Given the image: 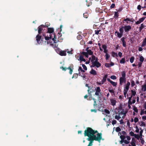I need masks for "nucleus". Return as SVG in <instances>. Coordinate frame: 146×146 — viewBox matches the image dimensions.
Masks as SVG:
<instances>
[{"label":"nucleus","mask_w":146,"mask_h":146,"mask_svg":"<svg viewBox=\"0 0 146 146\" xmlns=\"http://www.w3.org/2000/svg\"><path fill=\"white\" fill-rule=\"evenodd\" d=\"M111 79L113 80H115L116 79V77L114 75L111 76L110 77Z\"/></svg>","instance_id":"obj_53"},{"label":"nucleus","mask_w":146,"mask_h":146,"mask_svg":"<svg viewBox=\"0 0 146 146\" xmlns=\"http://www.w3.org/2000/svg\"><path fill=\"white\" fill-rule=\"evenodd\" d=\"M67 69L70 70L69 72V73L70 74H72V72H73V66L72 65H70L68 68H67Z\"/></svg>","instance_id":"obj_15"},{"label":"nucleus","mask_w":146,"mask_h":146,"mask_svg":"<svg viewBox=\"0 0 146 146\" xmlns=\"http://www.w3.org/2000/svg\"><path fill=\"white\" fill-rule=\"evenodd\" d=\"M145 17H143L141 18L140 19H139V21L141 22V23L143 22L145 20Z\"/></svg>","instance_id":"obj_50"},{"label":"nucleus","mask_w":146,"mask_h":146,"mask_svg":"<svg viewBox=\"0 0 146 146\" xmlns=\"http://www.w3.org/2000/svg\"><path fill=\"white\" fill-rule=\"evenodd\" d=\"M102 47L104 50V52L105 53H108V50L107 49V46L105 44H103L102 45Z\"/></svg>","instance_id":"obj_16"},{"label":"nucleus","mask_w":146,"mask_h":146,"mask_svg":"<svg viewBox=\"0 0 146 146\" xmlns=\"http://www.w3.org/2000/svg\"><path fill=\"white\" fill-rule=\"evenodd\" d=\"M120 138L121 140H124L126 138V137L124 135H121L120 137Z\"/></svg>","instance_id":"obj_44"},{"label":"nucleus","mask_w":146,"mask_h":146,"mask_svg":"<svg viewBox=\"0 0 146 146\" xmlns=\"http://www.w3.org/2000/svg\"><path fill=\"white\" fill-rule=\"evenodd\" d=\"M143 132V130H141L139 132V135L140 136V139H141V138H142V133Z\"/></svg>","instance_id":"obj_41"},{"label":"nucleus","mask_w":146,"mask_h":146,"mask_svg":"<svg viewBox=\"0 0 146 146\" xmlns=\"http://www.w3.org/2000/svg\"><path fill=\"white\" fill-rule=\"evenodd\" d=\"M105 66L106 67H108V68H109L110 66H111L110 64H109V63H106L105 64Z\"/></svg>","instance_id":"obj_57"},{"label":"nucleus","mask_w":146,"mask_h":146,"mask_svg":"<svg viewBox=\"0 0 146 146\" xmlns=\"http://www.w3.org/2000/svg\"><path fill=\"white\" fill-rule=\"evenodd\" d=\"M61 69H62L63 70L65 71L67 69L66 67H64L63 66H61L60 67Z\"/></svg>","instance_id":"obj_61"},{"label":"nucleus","mask_w":146,"mask_h":146,"mask_svg":"<svg viewBox=\"0 0 146 146\" xmlns=\"http://www.w3.org/2000/svg\"><path fill=\"white\" fill-rule=\"evenodd\" d=\"M78 76V74L77 73H74L73 74L72 78H77Z\"/></svg>","instance_id":"obj_36"},{"label":"nucleus","mask_w":146,"mask_h":146,"mask_svg":"<svg viewBox=\"0 0 146 146\" xmlns=\"http://www.w3.org/2000/svg\"><path fill=\"white\" fill-rule=\"evenodd\" d=\"M100 30H95V34L96 35H98L99 34V32H100Z\"/></svg>","instance_id":"obj_49"},{"label":"nucleus","mask_w":146,"mask_h":146,"mask_svg":"<svg viewBox=\"0 0 146 146\" xmlns=\"http://www.w3.org/2000/svg\"><path fill=\"white\" fill-rule=\"evenodd\" d=\"M125 58H121V59L120 60V63L121 64H124L125 63Z\"/></svg>","instance_id":"obj_25"},{"label":"nucleus","mask_w":146,"mask_h":146,"mask_svg":"<svg viewBox=\"0 0 146 146\" xmlns=\"http://www.w3.org/2000/svg\"><path fill=\"white\" fill-rule=\"evenodd\" d=\"M81 54L85 56V57L87 58H88L89 56L88 54V53H87L86 52H82L81 53Z\"/></svg>","instance_id":"obj_23"},{"label":"nucleus","mask_w":146,"mask_h":146,"mask_svg":"<svg viewBox=\"0 0 146 146\" xmlns=\"http://www.w3.org/2000/svg\"><path fill=\"white\" fill-rule=\"evenodd\" d=\"M111 55L112 56L114 57L115 56L117 57L118 56L117 54L114 52H112L111 53Z\"/></svg>","instance_id":"obj_29"},{"label":"nucleus","mask_w":146,"mask_h":146,"mask_svg":"<svg viewBox=\"0 0 146 146\" xmlns=\"http://www.w3.org/2000/svg\"><path fill=\"white\" fill-rule=\"evenodd\" d=\"M87 140L90 141L89 144L87 146H92L93 145L92 143L93 142V141L94 140L98 141L99 143H100L101 141L98 140V139L97 138H87Z\"/></svg>","instance_id":"obj_4"},{"label":"nucleus","mask_w":146,"mask_h":146,"mask_svg":"<svg viewBox=\"0 0 146 146\" xmlns=\"http://www.w3.org/2000/svg\"><path fill=\"white\" fill-rule=\"evenodd\" d=\"M121 128L119 127H117L116 128L115 131L117 132H119V131H121Z\"/></svg>","instance_id":"obj_43"},{"label":"nucleus","mask_w":146,"mask_h":146,"mask_svg":"<svg viewBox=\"0 0 146 146\" xmlns=\"http://www.w3.org/2000/svg\"><path fill=\"white\" fill-rule=\"evenodd\" d=\"M106 79L103 77V79L101 81L102 84H103L106 81Z\"/></svg>","instance_id":"obj_47"},{"label":"nucleus","mask_w":146,"mask_h":146,"mask_svg":"<svg viewBox=\"0 0 146 146\" xmlns=\"http://www.w3.org/2000/svg\"><path fill=\"white\" fill-rule=\"evenodd\" d=\"M77 38L78 40H80L82 39V36L80 35H78L77 37Z\"/></svg>","instance_id":"obj_46"},{"label":"nucleus","mask_w":146,"mask_h":146,"mask_svg":"<svg viewBox=\"0 0 146 146\" xmlns=\"http://www.w3.org/2000/svg\"><path fill=\"white\" fill-rule=\"evenodd\" d=\"M139 123L140 124V125L141 126H145L146 125L145 123L143 121H141L139 122Z\"/></svg>","instance_id":"obj_26"},{"label":"nucleus","mask_w":146,"mask_h":146,"mask_svg":"<svg viewBox=\"0 0 146 146\" xmlns=\"http://www.w3.org/2000/svg\"><path fill=\"white\" fill-rule=\"evenodd\" d=\"M52 38V34L50 35V36H45V40H48L50 39H51Z\"/></svg>","instance_id":"obj_24"},{"label":"nucleus","mask_w":146,"mask_h":146,"mask_svg":"<svg viewBox=\"0 0 146 146\" xmlns=\"http://www.w3.org/2000/svg\"><path fill=\"white\" fill-rule=\"evenodd\" d=\"M127 112V111H124V110L122 109V111L120 113L123 114L124 115H126Z\"/></svg>","instance_id":"obj_34"},{"label":"nucleus","mask_w":146,"mask_h":146,"mask_svg":"<svg viewBox=\"0 0 146 146\" xmlns=\"http://www.w3.org/2000/svg\"><path fill=\"white\" fill-rule=\"evenodd\" d=\"M90 74L94 75H96L97 74L96 72L94 70L93 68L91 69V70L90 72Z\"/></svg>","instance_id":"obj_17"},{"label":"nucleus","mask_w":146,"mask_h":146,"mask_svg":"<svg viewBox=\"0 0 146 146\" xmlns=\"http://www.w3.org/2000/svg\"><path fill=\"white\" fill-rule=\"evenodd\" d=\"M46 28L48 30L47 33L50 34L51 33H52V35H53L54 37L52 38V39L54 41V43H56V36L55 35V33H53L54 31V29L52 28H48V27Z\"/></svg>","instance_id":"obj_3"},{"label":"nucleus","mask_w":146,"mask_h":146,"mask_svg":"<svg viewBox=\"0 0 146 146\" xmlns=\"http://www.w3.org/2000/svg\"><path fill=\"white\" fill-rule=\"evenodd\" d=\"M83 58H84L83 56L82 55H80V56L79 60H80L81 61Z\"/></svg>","instance_id":"obj_54"},{"label":"nucleus","mask_w":146,"mask_h":146,"mask_svg":"<svg viewBox=\"0 0 146 146\" xmlns=\"http://www.w3.org/2000/svg\"><path fill=\"white\" fill-rule=\"evenodd\" d=\"M135 128L136 129V130H135V132L136 133H139V129L138 128L137 126H136L135 127Z\"/></svg>","instance_id":"obj_62"},{"label":"nucleus","mask_w":146,"mask_h":146,"mask_svg":"<svg viewBox=\"0 0 146 146\" xmlns=\"http://www.w3.org/2000/svg\"><path fill=\"white\" fill-rule=\"evenodd\" d=\"M82 66L83 68V69L86 70H87V68L86 66H85V65L84 64H82Z\"/></svg>","instance_id":"obj_51"},{"label":"nucleus","mask_w":146,"mask_h":146,"mask_svg":"<svg viewBox=\"0 0 146 146\" xmlns=\"http://www.w3.org/2000/svg\"><path fill=\"white\" fill-rule=\"evenodd\" d=\"M87 53H88V55H92L93 54V52L91 50H89L87 51V52H86Z\"/></svg>","instance_id":"obj_28"},{"label":"nucleus","mask_w":146,"mask_h":146,"mask_svg":"<svg viewBox=\"0 0 146 146\" xmlns=\"http://www.w3.org/2000/svg\"><path fill=\"white\" fill-rule=\"evenodd\" d=\"M38 34L36 36V39L37 42L38 44H42L41 43L43 42V39H44L43 38H42V36Z\"/></svg>","instance_id":"obj_7"},{"label":"nucleus","mask_w":146,"mask_h":146,"mask_svg":"<svg viewBox=\"0 0 146 146\" xmlns=\"http://www.w3.org/2000/svg\"><path fill=\"white\" fill-rule=\"evenodd\" d=\"M146 45V42L143 40L141 45L142 47H144Z\"/></svg>","instance_id":"obj_45"},{"label":"nucleus","mask_w":146,"mask_h":146,"mask_svg":"<svg viewBox=\"0 0 146 146\" xmlns=\"http://www.w3.org/2000/svg\"><path fill=\"white\" fill-rule=\"evenodd\" d=\"M124 31L125 32L128 33L131 29V27L130 25H125L123 26Z\"/></svg>","instance_id":"obj_11"},{"label":"nucleus","mask_w":146,"mask_h":146,"mask_svg":"<svg viewBox=\"0 0 146 146\" xmlns=\"http://www.w3.org/2000/svg\"><path fill=\"white\" fill-rule=\"evenodd\" d=\"M97 59V57L95 56L94 55H92V59L91 60V62H92V64L93 63V62H94L95 61H96Z\"/></svg>","instance_id":"obj_18"},{"label":"nucleus","mask_w":146,"mask_h":146,"mask_svg":"<svg viewBox=\"0 0 146 146\" xmlns=\"http://www.w3.org/2000/svg\"><path fill=\"white\" fill-rule=\"evenodd\" d=\"M111 105L113 106H114L115 105L116 103V100L114 99H111L110 100Z\"/></svg>","instance_id":"obj_20"},{"label":"nucleus","mask_w":146,"mask_h":146,"mask_svg":"<svg viewBox=\"0 0 146 146\" xmlns=\"http://www.w3.org/2000/svg\"><path fill=\"white\" fill-rule=\"evenodd\" d=\"M122 76L121 77L123 78H126V74L125 72V71H123L121 72Z\"/></svg>","instance_id":"obj_30"},{"label":"nucleus","mask_w":146,"mask_h":146,"mask_svg":"<svg viewBox=\"0 0 146 146\" xmlns=\"http://www.w3.org/2000/svg\"><path fill=\"white\" fill-rule=\"evenodd\" d=\"M49 26V25H48L45 26L43 25H41L39 26L38 28V32L39 34H40L42 30H43V28H47Z\"/></svg>","instance_id":"obj_8"},{"label":"nucleus","mask_w":146,"mask_h":146,"mask_svg":"<svg viewBox=\"0 0 146 146\" xmlns=\"http://www.w3.org/2000/svg\"><path fill=\"white\" fill-rule=\"evenodd\" d=\"M104 111L107 114H109L110 113L109 111L107 109H105L104 110Z\"/></svg>","instance_id":"obj_52"},{"label":"nucleus","mask_w":146,"mask_h":146,"mask_svg":"<svg viewBox=\"0 0 146 146\" xmlns=\"http://www.w3.org/2000/svg\"><path fill=\"white\" fill-rule=\"evenodd\" d=\"M86 5L88 7L90 5H91L92 4V3L91 1H89V2L88 3V1L86 0Z\"/></svg>","instance_id":"obj_37"},{"label":"nucleus","mask_w":146,"mask_h":146,"mask_svg":"<svg viewBox=\"0 0 146 146\" xmlns=\"http://www.w3.org/2000/svg\"><path fill=\"white\" fill-rule=\"evenodd\" d=\"M101 66V64L98 60V58L97 57V59L90 66L91 68L94 67L95 66L97 68H99Z\"/></svg>","instance_id":"obj_6"},{"label":"nucleus","mask_w":146,"mask_h":146,"mask_svg":"<svg viewBox=\"0 0 146 146\" xmlns=\"http://www.w3.org/2000/svg\"><path fill=\"white\" fill-rule=\"evenodd\" d=\"M126 81V78H123L122 77H120L119 78V84L122 85H123V82L125 83Z\"/></svg>","instance_id":"obj_13"},{"label":"nucleus","mask_w":146,"mask_h":146,"mask_svg":"<svg viewBox=\"0 0 146 146\" xmlns=\"http://www.w3.org/2000/svg\"><path fill=\"white\" fill-rule=\"evenodd\" d=\"M123 21L125 22H127V21H131V19L127 18L126 19H124Z\"/></svg>","instance_id":"obj_56"},{"label":"nucleus","mask_w":146,"mask_h":146,"mask_svg":"<svg viewBox=\"0 0 146 146\" xmlns=\"http://www.w3.org/2000/svg\"><path fill=\"white\" fill-rule=\"evenodd\" d=\"M83 16L84 18H87L89 16L88 14L87 13H84L83 14Z\"/></svg>","instance_id":"obj_33"},{"label":"nucleus","mask_w":146,"mask_h":146,"mask_svg":"<svg viewBox=\"0 0 146 146\" xmlns=\"http://www.w3.org/2000/svg\"><path fill=\"white\" fill-rule=\"evenodd\" d=\"M110 83L112 84V85H113V86H116L117 84V82H115L113 81H112Z\"/></svg>","instance_id":"obj_39"},{"label":"nucleus","mask_w":146,"mask_h":146,"mask_svg":"<svg viewBox=\"0 0 146 146\" xmlns=\"http://www.w3.org/2000/svg\"><path fill=\"white\" fill-rule=\"evenodd\" d=\"M126 38L123 37L121 39V40L122 43V45L124 47H126V43L125 40Z\"/></svg>","instance_id":"obj_14"},{"label":"nucleus","mask_w":146,"mask_h":146,"mask_svg":"<svg viewBox=\"0 0 146 146\" xmlns=\"http://www.w3.org/2000/svg\"><path fill=\"white\" fill-rule=\"evenodd\" d=\"M129 89L127 88H126L125 87L124 88V96L126 98V94H127L128 90H129Z\"/></svg>","instance_id":"obj_22"},{"label":"nucleus","mask_w":146,"mask_h":146,"mask_svg":"<svg viewBox=\"0 0 146 146\" xmlns=\"http://www.w3.org/2000/svg\"><path fill=\"white\" fill-rule=\"evenodd\" d=\"M131 86L133 87L135 85L134 81L131 80Z\"/></svg>","instance_id":"obj_48"},{"label":"nucleus","mask_w":146,"mask_h":146,"mask_svg":"<svg viewBox=\"0 0 146 146\" xmlns=\"http://www.w3.org/2000/svg\"><path fill=\"white\" fill-rule=\"evenodd\" d=\"M133 110H134V111L136 112V113H137L138 112V109L136 107H134L133 108Z\"/></svg>","instance_id":"obj_59"},{"label":"nucleus","mask_w":146,"mask_h":146,"mask_svg":"<svg viewBox=\"0 0 146 146\" xmlns=\"http://www.w3.org/2000/svg\"><path fill=\"white\" fill-rule=\"evenodd\" d=\"M142 63H143L142 62H140L138 63L137 65L138 66L139 68L141 66L142 64Z\"/></svg>","instance_id":"obj_55"},{"label":"nucleus","mask_w":146,"mask_h":146,"mask_svg":"<svg viewBox=\"0 0 146 146\" xmlns=\"http://www.w3.org/2000/svg\"><path fill=\"white\" fill-rule=\"evenodd\" d=\"M78 71H80L82 72V74L81 75V77H82L84 79L86 78V73H85V71L83 70L81 67H79Z\"/></svg>","instance_id":"obj_9"},{"label":"nucleus","mask_w":146,"mask_h":146,"mask_svg":"<svg viewBox=\"0 0 146 146\" xmlns=\"http://www.w3.org/2000/svg\"><path fill=\"white\" fill-rule=\"evenodd\" d=\"M93 129L90 127H87L84 131V136L88 138H93Z\"/></svg>","instance_id":"obj_1"},{"label":"nucleus","mask_w":146,"mask_h":146,"mask_svg":"<svg viewBox=\"0 0 146 146\" xmlns=\"http://www.w3.org/2000/svg\"><path fill=\"white\" fill-rule=\"evenodd\" d=\"M131 96H135L136 94V92L135 91H133V90H131Z\"/></svg>","instance_id":"obj_35"},{"label":"nucleus","mask_w":146,"mask_h":146,"mask_svg":"<svg viewBox=\"0 0 146 146\" xmlns=\"http://www.w3.org/2000/svg\"><path fill=\"white\" fill-rule=\"evenodd\" d=\"M122 10V8L121 7H120V8H119V9L118 10L116 9V10L118 12H120Z\"/></svg>","instance_id":"obj_63"},{"label":"nucleus","mask_w":146,"mask_h":146,"mask_svg":"<svg viewBox=\"0 0 146 146\" xmlns=\"http://www.w3.org/2000/svg\"><path fill=\"white\" fill-rule=\"evenodd\" d=\"M115 119H117L118 120H119L121 118V117L119 116V115L118 116L117 115H115Z\"/></svg>","instance_id":"obj_42"},{"label":"nucleus","mask_w":146,"mask_h":146,"mask_svg":"<svg viewBox=\"0 0 146 146\" xmlns=\"http://www.w3.org/2000/svg\"><path fill=\"white\" fill-rule=\"evenodd\" d=\"M135 60V57L134 56H132L130 58V62L132 63L133 62L134 60Z\"/></svg>","instance_id":"obj_32"},{"label":"nucleus","mask_w":146,"mask_h":146,"mask_svg":"<svg viewBox=\"0 0 146 146\" xmlns=\"http://www.w3.org/2000/svg\"><path fill=\"white\" fill-rule=\"evenodd\" d=\"M117 121L116 120H114L112 121V123L113 125H114L116 123Z\"/></svg>","instance_id":"obj_64"},{"label":"nucleus","mask_w":146,"mask_h":146,"mask_svg":"<svg viewBox=\"0 0 146 146\" xmlns=\"http://www.w3.org/2000/svg\"><path fill=\"white\" fill-rule=\"evenodd\" d=\"M135 134H134V133L132 131H131L130 133H129V134L130 135L132 136H134V135H135Z\"/></svg>","instance_id":"obj_58"},{"label":"nucleus","mask_w":146,"mask_h":146,"mask_svg":"<svg viewBox=\"0 0 146 146\" xmlns=\"http://www.w3.org/2000/svg\"><path fill=\"white\" fill-rule=\"evenodd\" d=\"M93 138H98V140L100 141L102 139L104 140V139H102V133H99L97 130H94L93 129Z\"/></svg>","instance_id":"obj_2"},{"label":"nucleus","mask_w":146,"mask_h":146,"mask_svg":"<svg viewBox=\"0 0 146 146\" xmlns=\"http://www.w3.org/2000/svg\"><path fill=\"white\" fill-rule=\"evenodd\" d=\"M124 27L123 26H122L119 29V31L120 33H118V37L121 38V37L124 32Z\"/></svg>","instance_id":"obj_10"},{"label":"nucleus","mask_w":146,"mask_h":146,"mask_svg":"<svg viewBox=\"0 0 146 146\" xmlns=\"http://www.w3.org/2000/svg\"><path fill=\"white\" fill-rule=\"evenodd\" d=\"M105 56L106 60H108L110 57V56L109 54H108V53H106Z\"/></svg>","instance_id":"obj_38"},{"label":"nucleus","mask_w":146,"mask_h":146,"mask_svg":"<svg viewBox=\"0 0 146 146\" xmlns=\"http://www.w3.org/2000/svg\"><path fill=\"white\" fill-rule=\"evenodd\" d=\"M145 26L143 23H142L141 25V26L139 27V31L141 32L143 29L144 28Z\"/></svg>","instance_id":"obj_21"},{"label":"nucleus","mask_w":146,"mask_h":146,"mask_svg":"<svg viewBox=\"0 0 146 146\" xmlns=\"http://www.w3.org/2000/svg\"><path fill=\"white\" fill-rule=\"evenodd\" d=\"M144 60V57L142 56H141L139 57V61L140 62H143Z\"/></svg>","instance_id":"obj_31"},{"label":"nucleus","mask_w":146,"mask_h":146,"mask_svg":"<svg viewBox=\"0 0 146 146\" xmlns=\"http://www.w3.org/2000/svg\"><path fill=\"white\" fill-rule=\"evenodd\" d=\"M138 121H139V119H138V118L137 117H135L134 118V121L135 122V123H137V122Z\"/></svg>","instance_id":"obj_60"},{"label":"nucleus","mask_w":146,"mask_h":146,"mask_svg":"<svg viewBox=\"0 0 146 146\" xmlns=\"http://www.w3.org/2000/svg\"><path fill=\"white\" fill-rule=\"evenodd\" d=\"M95 90L96 92L95 94L96 96H98V98L99 99L101 98L102 94L101 92V90L100 88L99 87H97L95 88Z\"/></svg>","instance_id":"obj_5"},{"label":"nucleus","mask_w":146,"mask_h":146,"mask_svg":"<svg viewBox=\"0 0 146 146\" xmlns=\"http://www.w3.org/2000/svg\"><path fill=\"white\" fill-rule=\"evenodd\" d=\"M134 137L135 138L137 139H139V138H140V136L138 134H135Z\"/></svg>","instance_id":"obj_40"},{"label":"nucleus","mask_w":146,"mask_h":146,"mask_svg":"<svg viewBox=\"0 0 146 146\" xmlns=\"http://www.w3.org/2000/svg\"><path fill=\"white\" fill-rule=\"evenodd\" d=\"M141 90L145 92L146 91V84H145L142 86Z\"/></svg>","instance_id":"obj_27"},{"label":"nucleus","mask_w":146,"mask_h":146,"mask_svg":"<svg viewBox=\"0 0 146 146\" xmlns=\"http://www.w3.org/2000/svg\"><path fill=\"white\" fill-rule=\"evenodd\" d=\"M58 53L61 56H65L66 55V51L64 50H58Z\"/></svg>","instance_id":"obj_12"},{"label":"nucleus","mask_w":146,"mask_h":146,"mask_svg":"<svg viewBox=\"0 0 146 146\" xmlns=\"http://www.w3.org/2000/svg\"><path fill=\"white\" fill-rule=\"evenodd\" d=\"M119 16V13L118 12L115 11L114 18H115L116 20H117Z\"/></svg>","instance_id":"obj_19"}]
</instances>
